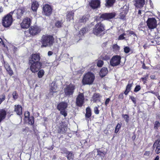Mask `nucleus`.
<instances>
[{"mask_svg": "<svg viewBox=\"0 0 160 160\" xmlns=\"http://www.w3.org/2000/svg\"><path fill=\"white\" fill-rule=\"evenodd\" d=\"M54 39L52 35H44L41 39L42 47H51L54 43Z\"/></svg>", "mask_w": 160, "mask_h": 160, "instance_id": "f257e3e1", "label": "nucleus"}, {"mask_svg": "<svg viewBox=\"0 0 160 160\" xmlns=\"http://www.w3.org/2000/svg\"><path fill=\"white\" fill-rule=\"evenodd\" d=\"M95 79V76L93 74L88 72L86 74L82 80V82L83 85L91 84L93 82Z\"/></svg>", "mask_w": 160, "mask_h": 160, "instance_id": "f03ea898", "label": "nucleus"}, {"mask_svg": "<svg viewBox=\"0 0 160 160\" xmlns=\"http://www.w3.org/2000/svg\"><path fill=\"white\" fill-rule=\"evenodd\" d=\"M13 12H11L4 17L2 20V24L5 27H8L12 24V15Z\"/></svg>", "mask_w": 160, "mask_h": 160, "instance_id": "7ed1b4c3", "label": "nucleus"}, {"mask_svg": "<svg viewBox=\"0 0 160 160\" xmlns=\"http://www.w3.org/2000/svg\"><path fill=\"white\" fill-rule=\"evenodd\" d=\"M104 30L103 25L101 23L99 22L96 25L95 27L93 28V33L97 36H100L102 34Z\"/></svg>", "mask_w": 160, "mask_h": 160, "instance_id": "20e7f679", "label": "nucleus"}, {"mask_svg": "<svg viewBox=\"0 0 160 160\" xmlns=\"http://www.w3.org/2000/svg\"><path fill=\"white\" fill-rule=\"evenodd\" d=\"M75 89V86L72 84H70L64 88V92L66 96H69L72 95Z\"/></svg>", "mask_w": 160, "mask_h": 160, "instance_id": "39448f33", "label": "nucleus"}, {"mask_svg": "<svg viewBox=\"0 0 160 160\" xmlns=\"http://www.w3.org/2000/svg\"><path fill=\"white\" fill-rule=\"evenodd\" d=\"M31 64L30 69L32 72H37L41 68L42 63L41 62H29Z\"/></svg>", "mask_w": 160, "mask_h": 160, "instance_id": "423d86ee", "label": "nucleus"}, {"mask_svg": "<svg viewBox=\"0 0 160 160\" xmlns=\"http://www.w3.org/2000/svg\"><path fill=\"white\" fill-rule=\"evenodd\" d=\"M114 13H106L102 14L100 17L98 18V17L95 18V20L97 21L98 20L100 19L102 20H109L112 19L115 16Z\"/></svg>", "mask_w": 160, "mask_h": 160, "instance_id": "0eeeda50", "label": "nucleus"}, {"mask_svg": "<svg viewBox=\"0 0 160 160\" xmlns=\"http://www.w3.org/2000/svg\"><path fill=\"white\" fill-rule=\"evenodd\" d=\"M67 107V104L66 102H63L60 103L58 106V109L60 111L61 113L64 117L67 115L65 109Z\"/></svg>", "mask_w": 160, "mask_h": 160, "instance_id": "6e6552de", "label": "nucleus"}, {"mask_svg": "<svg viewBox=\"0 0 160 160\" xmlns=\"http://www.w3.org/2000/svg\"><path fill=\"white\" fill-rule=\"evenodd\" d=\"M121 57L119 56H113L110 61V65L112 66L115 67L119 65L121 62Z\"/></svg>", "mask_w": 160, "mask_h": 160, "instance_id": "1a4fd4ad", "label": "nucleus"}, {"mask_svg": "<svg viewBox=\"0 0 160 160\" xmlns=\"http://www.w3.org/2000/svg\"><path fill=\"white\" fill-rule=\"evenodd\" d=\"M84 98L82 93H80L76 99V104L79 107H82L84 102Z\"/></svg>", "mask_w": 160, "mask_h": 160, "instance_id": "9d476101", "label": "nucleus"}, {"mask_svg": "<svg viewBox=\"0 0 160 160\" xmlns=\"http://www.w3.org/2000/svg\"><path fill=\"white\" fill-rule=\"evenodd\" d=\"M147 23L148 28L151 29L155 28L157 26L156 20L154 18H148Z\"/></svg>", "mask_w": 160, "mask_h": 160, "instance_id": "9b49d317", "label": "nucleus"}, {"mask_svg": "<svg viewBox=\"0 0 160 160\" xmlns=\"http://www.w3.org/2000/svg\"><path fill=\"white\" fill-rule=\"evenodd\" d=\"M43 13L46 16H49L52 13V8L48 4H45L43 6Z\"/></svg>", "mask_w": 160, "mask_h": 160, "instance_id": "f8f14e48", "label": "nucleus"}, {"mask_svg": "<svg viewBox=\"0 0 160 160\" xmlns=\"http://www.w3.org/2000/svg\"><path fill=\"white\" fill-rule=\"evenodd\" d=\"M30 22L31 20L30 18H25L21 24V28L23 29L28 28L30 26Z\"/></svg>", "mask_w": 160, "mask_h": 160, "instance_id": "ddd939ff", "label": "nucleus"}, {"mask_svg": "<svg viewBox=\"0 0 160 160\" xmlns=\"http://www.w3.org/2000/svg\"><path fill=\"white\" fill-rule=\"evenodd\" d=\"M155 152L157 154L160 153V140L159 139L155 141L152 147Z\"/></svg>", "mask_w": 160, "mask_h": 160, "instance_id": "4468645a", "label": "nucleus"}, {"mask_svg": "<svg viewBox=\"0 0 160 160\" xmlns=\"http://www.w3.org/2000/svg\"><path fill=\"white\" fill-rule=\"evenodd\" d=\"M40 57L39 53H33L31 55L29 62H40Z\"/></svg>", "mask_w": 160, "mask_h": 160, "instance_id": "2eb2a0df", "label": "nucleus"}, {"mask_svg": "<svg viewBox=\"0 0 160 160\" xmlns=\"http://www.w3.org/2000/svg\"><path fill=\"white\" fill-rule=\"evenodd\" d=\"M26 11V9L25 8L21 7L19 8L17 10H14L12 12L15 13L17 15V17L18 19H19L22 16L23 13Z\"/></svg>", "mask_w": 160, "mask_h": 160, "instance_id": "dca6fc26", "label": "nucleus"}, {"mask_svg": "<svg viewBox=\"0 0 160 160\" xmlns=\"http://www.w3.org/2000/svg\"><path fill=\"white\" fill-rule=\"evenodd\" d=\"M100 0H91L89 3L90 7L93 9L100 7Z\"/></svg>", "mask_w": 160, "mask_h": 160, "instance_id": "f3484780", "label": "nucleus"}, {"mask_svg": "<svg viewBox=\"0 0 160 160\" xmlns=\"http://www.w3.org/2000/svg\"><path fill=\"white\" fill-rule=\"evenodd\" d=\"M40 30L37 26L31 27L29 29V33L32 35H35L40 32Z\"/></svg>", "mask_w": 160, "mask_h": 160, "instance_id": "a211bd4d", "label": "nucleus"}, {"mask_svg": "<svg viewBox=\"0 0 160 160\" xmlns=\"http://www.w3.org/2000/svg\"><path fill=\"white\" fill-rule=\"evenodd\" d=\"M135 6L138 8L142 7L145 2V0H135Z\"/></svg>", "mask_w": 160, "mask_h": 160, "instance_id": "6ab92c4d", "label": "nucleus"}, {"mask_svg": "<svg viewBox=\"0 0 160 160\" xmlns=\"http://www.w3.org/2000/svg\"><path fill=\"white\" fill-rule=\"evenodd\" d=\"M57 86L55 83H52L50 86V94L53 95V94L57 92Z\"/></svg>", "mask_w": 160, "mask_h": 160, "instance_id": "aec40b11", "label": "nucleus"}, {"mask_svg": "<svg viewBox=\"0 0 160 160\" xmlns=\"http://www.w3.org/2000/svg\"><path fill=\"white\" fill-rule=\"evenodd\" d=\"M87 18L85 16H83L80 18L79 20H77L76 22V24L74 25L75 27H77L78 25H79L80 23H84L87 20Z\"/></svg>", "mask_w": 160, "mask_h": 160, "instance_id": "412c9836", "label": "nucleus"}, {"mask_svg": "<svg viewBox=\"0 0 160 160\" xmlns=\"http://www.w3.org/2000/svg\"><path fill=\"white\" fill-rule=\"evenodd\" d=\"M14 111L18 115H20L22 114V108L21 105H15Z\"/></svg>", "mask_w": 160, "mask_h": 160, "instance_id": "4be33fe9", "label": "nucleus"}, {"mask_svg": "<svg viewBox=\"0 0 160 160\" xmlns=\"http://www.w3.org/2000/svg\"><path fill=\"white\" fill-rule=\"evenodd\" d=\"M108 72V69L106 68H103L100 72V76L103 77L105 76Z\"/></svg>", "mask_w": 160, "mask_h": 160, "instance_id": "5701e85b", "label": "nucleus"}, {"mask_svg": "<svg viewBox=\"0 0 160 160\" xmlns=\"http://www.w3.org/2000/svg\"><path fill=\"white\" fill-rule=\"evenodd\" d=\"M4 67L7 71L9 73L10 75H12L13 74V71L10 68L9 65L7 62H4Z\"/></svg>", "mask_w": 160, "mask_h": 160, "instance_id": "b1692460", "label": "nucleus"}, {"mask_svg": "<svg viewBox=\"0 0 160 160\" xmlns=\"http://www.w3.org/2000/svg\"><path fill=\"white\" fill-rule=\"evenodd\" d=\"M39 4L37 2L33 1L32 3L31 8L33 11H36L38 7Z\"/></svg>", "mask_w": 160, "mask_h": 160, "instance_id": "393cba45", "label": "nucleus"}, {"mask_svg": "<svg viewBox=\"0 0 160 160\" xmlns=\"http://www.w3.org/2000/svg\"><path fill=\"white\" fill-rule=\"evenodd\" d=\"M65 129L62 123H60L58 129V132L60 133H63L65 132Z\"/></svg>", "mask_w": 160, "mask_h": 160, "instance_id": "a878e982", "label": "nucleus"}, {"mask_svg": "<svg viewBox=\"0 0 160 160\" xmlns=\"http://www.w3.org/2000/svg\"><path fill=\"white\" fill-rule=\"evenodd\" d=\"M100 95L98 93L94 94L92 98L94 102H96L97 101H100Z\"/></svg>", "mask_w": 160, "mask_h": 160, "instance_id": "bb28decb", "label": "nucleus"}, {"mask_svg": "<svg viewBox=\"0 0 160 160\" xmlns=\"http://www.w3.org/2000/svg\"><path fill=\"white\" fill-rule=\"evenodd\" d=\"M73 12H70L68 13L66 18L67 21H70L72 19H73Z\"/></svg>", "mask_w": 160, "mask_h": 160, "instance_id": "cd10ccee", "label": "nucleus"}, {"mask_svg": "<svg viewBox=\"0 0 160 160\" xmlns=\"http://www.w3.org/2000/svg\"><path fill=\"white\" fill-rule=\"evenodd\" d=\"M115 0H107L106 6L109 7L112 6L115 2Z\"/></svg>", "mask_w": 160, "mask_h": 160, "instance_id": "c85d7f7f", "label": "nucleus"}, {"mask_svg": "<svg viewBox=\"0 0 160 160\" xmlns=\"http://www.w3.org/2000/svg\"><path fill=\"white\" fill-rule=\"evenodd\" d=\"M6 115V111L4 109L1 110V121L4 119Z\"/></svg>", "mask_w": 160, "mask_h": 160, "instance_id": "c756f323", "label": "nucleus"}, {"mask_svg": "<svg viewBox=\"0 0 160 160\" xmlns=\"http://www.w3.org/2000/svg\"><path fill=\"white\" fill-rule=\"evenodd\" d=\"M86 114H85L86 117L87 118H90L91 116V112L90 108L89 107H88L86 109Z\"/></svg>", "mask_w": 160, "mask_h": 160, "instance_id": "7c9ffc66", "label": "nucleus"}, {"mask_svg": "<svg viewBox=\"0 0 160 160\" xmlns=\"http://www.w3.org/2000/svg\"><path fill=\"white\" fill-rule=\"evenodd\" d=\"M67 155V158L68 160H72L73 158V155L71 152L67 151L66 152Z\"/></svg>", "mask_w": 160, "mask_h": 160, "instance_id": "2f4dec72", "label": "nucleus"}, {"mask_svg": "<svg viewBox=\"0 0 160 160\" xmlns=\"http://www.w3.org/2000/svg\"><path fill=\"white\" fill-rule=\"evenodd\" d=\"M155 38L158 41V44H160V33L158 31L155 32Z\"/></svg>", "mask_w": 160, "mask_h": 160, "instance_id": "473e14b6", "label": "nucleus"}, {"mask_svg": "<svg viewBox=\"0 0 160 160\" xmlns=\"http://www.w3.org/2000/svg\"><path fill=\"white\" fill-rule=\"evenodd\" d=\"M128 12V9H126L124 11H123L121 12L119 15L120 18L121 19H123L125 17Z\"/></svg>", "mask_w": 160, "mask_h": 160, "instance_id": "72a5a7b5", "label": "nucleus"}, {"mask_svg": "<svg viewBox=\"0 0 160 160\" xmlns=\"http://www.w3.org/2000/svg\"><path fill=\"white\" fill-rule=\"evenodd\" d=\"M132 84H128V85H127V86L126 87V90L124 92V94L126 95H127L128 94V93L130 91V90H131V88L132 87Z\"/></svg>", "mask_w": 160, "mask_h": 160, "instance_id": "f704fd0d", "label": "nucleus"}, {"mask_svg": "<svg viewBox=\"0 0 160 160\" xmlns=\"http://www.w3.org/2000/svg\"><path fill=\"white\" fill-rule=\"evenodd\" d=\"M97 155L101 157V160H102V157H103L106 154L104 152H103L99 150H97Z\"/></svg>", "mask_w": 160, "mask_h": 160, "instance_id": "c9c22d12", "label": "nucleus"}, {"mask_svg": "<svg viewBox=\"0 0 160 160\" xmlns=\"http://www.w3.org/2000/svg\"><path fill=\"white\" fill-rule=\"evenodd\" d=\"M160 127V122L158 121H156L154 123V128L155 130H157Z\"/></svg>", "mask_w": 160, "mask_h": 160, "instance_id": "e433bc0d", "label": "nucleus"}, {"mask_svg": "<svg viewBox=\"0 0 160 160\" xmlns=\"http://www.w3.org/2000/svg\"><path fill=\"white\" fill-rule=\"evenodd\" d=\"M44 71L42 69L40 70L38 72V75L39 78H41L43 76Z\"/></svg>", "mask_w": 160, "mask_h": 160, "instance_id": "4c0bfd02", "label": "nucleus"}, {"mask_svg": "<svg viewBox=\"0 0 160 160\" xmlns=\"http://www.w3.org/2000/svg\"><path fill=\"white\" fill-rule=\"evenodd\" d=\"M28 122L29 124L31 125H33L34 123V118L33 116H31L30 117L28 118Z\"/></svg>", "mask_w": 160, "mask_h": 160, "instance_id": "58836bf2", "label": "nucleus"}, {"mask_svg": "<svg viewBox=\"0 0 160 160\" xmlns=\"http://www.w3.org/2000/svg\"><path fill=\"white\" fill-rule=\"evenodd\" d=\"M103 64V62L102 60H98L97 63V65L99 67H102Z\"/></svg>", "mask_w": 160, "mask_h": 160, "instance_id": "ea45409f", "label": "nucleus"}, {"mask_svg": "<svg viewBox=\"0 0 160 160\" xmlns=\"http://www.w3.org/2000/svg\"><path fill=\"white\" fill-rule=\"evenodd\" d=\"M122 117L124 118L127 122H128L129 121V116L127 114H124L122 115Z\"/></svg>", "mask_w": 160, "mask_h": 160, "instance_id": "a19ab883", "label": "nucleus"}, {"mask_svg": "<svg viewBox=\"0 0 160 160\" xmlns=\"http://www.w3.org/2000/svg\"><path fill=\"white\" fill-rule=\"evenodd\" d=\"M86 32V29L85 28H83L79 31V34L80 35H83Z\"/></svg>", "mask_w": 160, "mask_h": 160, "instance_id": "79ce46f5", "label": "nucleus"}, {"mask_svg": "<svg viewBox=\"0 0 160 160\" xmlns=\"http://www.w3.org/2000/svg\"><path fill=\"white\" fill-rule=\"evenodd\" d=\"M126 34L124 33L120 35L118 37V39L119 40L124 39L125 38V37L124 36H126Z\"/></svg>", "mask_w": 160, "mask_h": 160, "instance_id": "37998d69", "label": "nucleus"}, {"mask_svg": "<svg viewBox=\"0 0 160 160\" xmlns=\"http://www.w3.org/2000/svg\"><path fill=\"white\" fill-rule=\"evenodd\" d=\"M62 25V22L60 21H58L55 23V26L58 28H60Z\"/></svg>", "mask_w": 160, "mask_h": 160, "instance_id": "c03bdc74", "label": "nucleus"}, {"mask_svg": "<svg viewBox=\"0 0 160 160\" xmlns=\"http://www.w3.org/2000/svg\"><path fill=\"white\" fill-rule=\"evenodd\" d=\"M12 95L13 96V98L14 99H16L18 98V95L16 92L15 91H14L12 93Z\"/></svg>", "mask_w": 160, "mask_h": 160, "instance_id": "a18cd8bd", "label": "nucleus"}, {"mask_svg": "<svg viewBox=\"0 0 160 160\" xmlns=\"http://www.w3.org/2000/svg\"><path fill=\"white\" fill-rule=\"evenodd\" d=\"M149 75L148 74H147L144 77L142 78H141V79L142 81L144 82H145L147 80V79L148 78Z\"/></svg>", "mask_w": 160, "mask_h": 160, "instance_id": "49530a36", "label": "nucleus"}, {"mask_svg": "<svg viewBox=\"0 0 160 160\" xmlns=\"http://www.w3.org/2000/svg\"><path fill=\"white\" fill-rule=\"evenodd\" d=\"M130 51V48L128 47H125L124 48V52L126 53H128Z\"/></svg>", "mask_w": 160, "mask_h": 160, "instance_id": "de8ad7c7", "label": "nucleus"}, {"mask_svg": "<svg viewBox=\"0 0 160 160\" xmlns=\"http://www.w3.org/2000/svg\"><path fill=\"white\" fill-rule=\"evenodd\" d=\"M140 89H141V87H140V86L137 85L135 88V89L134 90V91L135 92H138L139 90H140Z\"/></svg>", "mask_w": 160, "mask_h": 160, "instance_id": "09e8293b", "label": "nucleus"}, {"mask_svg": "<svg viewBox=\"0 0 160 160\" xmlns=\"http://www.w3.org/2000/svg\"><path fill=\"white\" fill-rule=\"evenodd\" d=\"M157 42H158V41L157 40H157H152L149 41V42H151L152 43H150V44H151L152 45H154V44H155L157 43Z\"/></svg>", "mask_w": 160, "mask_h": 160, "instance_id": "8fccbe9b", "label": "nucleus"}, {"mask_svg": "<svg viewBox=\"0 0 160 160\" xmlns=\"http://www.w3.org/2000/svg\"><path fill=\"white\" fill-rule=\"evenodd\" d=\"M94 112L96 114H98L99 113V111L98 110V108L97 107H95L94 108Z\"/></svg>", "mask_w": 160, "mask_h": 160, "instance_id": "3c124183", "label": "nucleus"}, {"mask_svg": "<svg viewBox=\"0 0 160 160\" xmlns=\"http://www.w3.org/2000/svg\"><path fill=\"white\" fill-rule=\"evenodd\" d=\"M24 116L25 118H29L30 113L28 111H26L24 114Z\"/></svg>", "mask_w": 160, "mask_h": 160, "instance_id": "603ef678", "label": "nucleus"}, {"mask_svg": "<svg viewBox=\"0 0 160 160\" xmlns=\"http://www.w3.org/2000/svg\"><path fill=\"white\" fill-rule=\"evenodd\" d=\"M121 123H118L117 125L116 128L119 129V128H121Z\"/></svg>", "mask_w": 160, "mask_h": 160, "instance_id": "864d4df0", "label": "nucleus"}, {"mask_svg": "<svg viewBox=\"0 0 160 160\" xmlns=\"http://www.w3.org/2000/svg\"><path fill=\"white\" fill-rule=\"evenodd\" d=\"M5 96L4 94H3L2 95V98H1V103L4 100Z\"/></svg>", "mask_w": 160, "mask_h": 160, "instance_id": "5fc2aeb1", "label": "nucleus"}, {"mask_svg": "<svg viewBox=\"0 0 160 160\" xmlns=\"http://www.w3.org/2000/svg\"><path fill=\"white\" fill-rule=\"evenodd\" d=\"M110 100V99L109 98H107L105 102V104L106 105H107L109 103Z\"/></svg>", "mask_w": 160, "mask_h": 160, "instance_id": "6e6d98bb", "label": "nucleus"}, {"mask_svg": "<svg viewBox=\"0 0 160 160\" xmlns=\"http://www.w3.org/2000/svg\"><path fill=\"white\" fill-rule=\"evenodd\" d=\"M0 42H1V44H2L4 47H6V48H7V46H6V47L5 45L4 44V42H3V41H2L1 38Z\"/></svg>", "mask_w": 160, "mask_h": 160, "instance_id": "4d7b16f0", "label": "nucleus"}, {"mask_svg": "<svg viewBox=\"0 0 160 160\" xmlns=\"http://www.w3.org/2000/svg\"><path fill=\"white\" fill-rule=\"evenodd\" d=\"M150 154V151H146L145 152L144 155H146L147 156H149V154Z\"/></svg>", "mask_w": 160, "mask_h": 160, "instance_id": "13d9d810", "label": "nucleus"}, {"mask_svg": "<svg viewBox=\"0 0 160 160\" xmlns=\"http://www.w3.org/2000/svg\"><path fill=\"white\" fill-rule=\"evenodd\" d=\"M143 13V14H144V12L141 11V10H139L138 12V14L140 15V16H142V15H141V14L142 13Z\"/></svg>", "mask_w": 160, "mask_h": 160, "instance_id": "bf43d9fd", "label": "nucleus"}, {"mask_svg": "<svg viewBox=\"0 0 160 160\" xmlns=\"http://www.w3.org/2000/svg\"><path fill=\"white\" fill-rule=\"evenodd\" d=\"M131 99L132 100V102L135 103V104L136 103V99H135V98H134V97H132L131 98Z\"/></svg>", "mask_w": 160, "mask_h": 160, "instance_id": "052dcab7", "label": "nucleus"}, {"mask_svg": "<svg viewBox=\"0 0 160 160\" xmlns=\"http://www.w3.org/2000/svg\"><path fill=\"white\" fill-rule=\"evenodd\" d=\"M113 48H115L117 50L119 49V47L117 45H113Z\"/></svg>", "mask_w": 160, "mask_h": 160, "instance_id": "680f3d73", "label": "nucleus"}, {"mask_svg": "<svg viewBox=\"0 0 160 160\" xmlns=\"http://www.w3.org/2000/svg\"><path fill=\"white\" fill-rule=\"evenodd\" d=\"M142 68L144 69H148V68L145 66L144 63H143L142 65Z\"/></svg>", "mask_w": 160, "mask_h": 160, "instance_id": "e2e57ef3", "label": "nucleus"}, {"mask_svg": "<svg viewBox=\"0 0 160 160\" xmlns=\"http://www.w3.org/2000/svg\"><path fill=\"white\" fill-rule=\"evenodd\" d=\"M150 77L151 79H155V76L154 75H151L150 76Z\"/></svg>", "mask_w": 160, "mask_h": 160, "instance_id": "0e129e2a", "label": "nucleus"}, {"mask_svg": "<svg viewBox=\"0 0 160 160\" xmlns=\"http://www.w3.org/2000/svg\"><path fill=\"white\" fill-rule=\"evenodd\" d=\"M123 93H121L119 96V98H123Z\"/></svg>", "mask_w": 160, "mask_h": 160, "instance_id": "69168bd1", "label": "nucleus"}, {"mask_svg": "<svg viewBox=\"0 0 160 160\" xmlns=\"http://www.w3.org/2000/svg\"><path fill=\"white\" fill-rule=\"evenodd\" d=\"M53 52L52 51H49L48 52V55L50 56L52 55Z\"/></svg>", "mask_w": 160, "mask_h": 160, "instance_id": "338daca9", "label": "nucleus"}, {"mask_svg": "<svg viewBox=\"0 0 160 160\" xmlns=\"http://www.w3.org/2000/svg\"><path fill=\"white\" fill-rule=\"evenodd\" d=\"M159 156H157L155 158L154 160H159Z\"/></svg>", "mask_w": 160, "mask_h": 160, "instance_id": "774afa93", "label": "nucleus"}]
</instances>
